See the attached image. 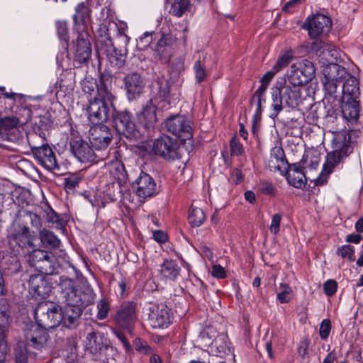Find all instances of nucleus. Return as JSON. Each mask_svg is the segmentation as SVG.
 I'll use <instances>...</instances> for the list:
<instances>
[{"label": "nucleus", "mask_w": 363, "mask_h": 363, "mask_svg": "<svg viewBox=\"0 0 363 363\" xmlns=\"http://www.w3.org/2000/svg\"><path fill=\"white\" fill-rule=\"evenodd\" d=\"M315 72V66L309 60H305L298 67L296 64H293L291 66V72L288 75V80L291 84L301 87L311 81Z\"/></svg>", "instance_id": "nucleus-19"}, {"label": "nucleus", "mask_w": 363, "mask_h": 363, "mask_svg": "<svg viewBox=\"0 0 363 363\" xmlns=\"http://www.w3.org/2000/svg\"><path fill=\"white\" fill-rule=\"evenodd\" d=\"M109 180L108 176H104L100 184L104 185L109 200L116 201L121 196L128 180V174L121 160L112 161L109 165Z\"/></svg>", "instance_id": "nucleus-5"}, {"label": "nucleus", "mask_w": 363, "mask_h": 363, "mask_svg": "<svg viewBox=\"0 0 363 363\" xmlns=\"http://www.w3.org/2000/svg\"><path fill=\"white\" fill-rule=\"evenodd\" d=\"M189 0H174L171 5L169 13L177 17L182 16L190 8Z\"/></svg>", "instance_id": "nucleus-46"}, {"label": "nucleus", "mask_w": 363, "mask_h": 363, "mask_svg": "<svg viewBox=\"0 0 363 363\" xmlns=\"http://www.w3.org/2000/svg\"><path fill=\"white\" fill-rule=\"evenodd\" d=\"M230 147L232 155L239 156L244 152V148L239 139L233 136L230 141Z\"/></svg>", "instance_id": "nucleus-57"}, {"label": "nucleus", "mask_w": 363, "mask_h": 363, "mask_svg": "<svg viewBox=\"0 0 363 363\" xmlns=\"http://www.w3.org/2000/svg\"><path fill=\"white\" fill-rule=\"evenodd\" d=\"M267 165L269 170L278 171L281 174H284V172L289 167V163L281 147L274 146L271 149Z\"/></svg>", "instance_id": "nucleus-27"}, {"label": "nucleus", "mask_w": 363, "mask_h": 363, "mask_svg": "<svg viewBox=\"0 0 363 363\" xmlns=\"http://www.w3.org/2000/svg\"><path fill=\"white\" fill-rule=\"evenodd\" d=\"M133 188L139 198L145 200L157 194V185L154 179L148 174L141 172L133 183Z\"/></svg>", "instance_id": "nucleus-21"}, {"label": "nucleus", "mask_w": 363, "mask_h": 363, "mask_svg": "<svg viewBox=\"0 0 363 363\" xmlns=\"http://www.w3.org/2000/svg\"><path fill=\"white\" fill-rule=\"evenodd\" d=\"M281 291L277 293V299L280 303H287L290 302L292 298L293 290L287 283H281L279 284Z\"/></svg>", "instance_id": "nucleus-48"}, {"label": "nucleus", "mask_w": 363, "mask_h": 363, "mask_svg": "<svg viewBox=\"0 0 363 363\" xmlns=\"http://www.w3.org/2000/svg\"><path fill=\"white\" fill-rule=\"evenodd\" d=\"M113 42L111 40L108 26L106 23L99 24L96 30V48L100 52L104 49H112Z\"/></svg>", "instance_id": "nucleus-36"}, {"label": "nucleus", "mask_w": 363, "mask_h": 363, "mask_svg": "<svg viewBox=\"0 0 363 363\" xmlns=\"http://www.w3.org/2000/svg\"><path fill=\"white\" fill-rule=\"evenodd\" d=\"M136 310L135 302H123L115 315L114 321L116 325L131 332L138 318Z\"/></svg>", "instance_id": "nucleus-14"}, {"label": "nucleus", "mask_w": 363, "mask_h": 363, "mask_svg": "<svg viewBox=\"0 0 363 363\" xmlns=\"http://www.w3.org/2000/svg\"><path fill=\"white\" fill-rule=\"evenodd\" d=\"M48 328L36 324L27 325L25 329V338L28 342L36 349L40 348L47 341Z\"/></svg>", "instance_id": "nucleus-25"}, {"label": "nucleus", "mask_w": 363, "mask_h": 363, "mask_svg": "<svg viewBox=\"0 0 363 363\" xmlns=\"http://www.w3.org/2000/svg\"><path fill=\"white\" fill-rule=\"evenodd\" d=\"M1 95L8 99L13 101V105L11 107L15 118L21 123L28 122L32 118V111L26 104L27 97L21 94L8 92L4 86L0 87Z\"/></svg>", "instance_id": "nucleus-11"}, {"label": "nucleus", "mask_w": 363, "mask_h": 363, "mask_svg": "<svg viewBox=\"0 0 363 363\" xmlns=\"http://www.w3.org/2000/svg\"><path fill=\"white\" fill-rule=\"evenodd\" d=\"M342 117L352 125L356 124L359 116V104L358 100H345L342 101Z\"/></svg>", "instance_id": "nucleus-33"}, {"label": "nucleus", "mask_w": 363, "mask_h": 363, "mask_svg": "<svg viewBox=\"0 0 363 363\" xmlns=\"http://www.w3.org/2000/svg\"><path fill=\"white\" fill-rule=\"evenodd\" d=\"M289 184L295 188H302L306 184L303 167L300 163L289 164V167L284 172Z\"/></svg>", "instance_id": "nucleus-30"}, {"label": "nucleus", "mask_w": 363, "mask_h": 363, "mask_svg": "<svg viewBox=\"0 0 363 363\" xmlns=\"http://www.w3.org/2000/svg\"><path fill=\"white\" fill-rule=\"evenodd\" d=\"M60 286L61 289V298L66 306L72 307L84 304L82 292L78 286H75L72 279L65 277H60Z\"/></svg>", "instance_id": "nucleus-16"}, {"label": "nucleus", "mask_w": 363, "mask_h": 363, "mask_svg": "<svg viewBox=\"0 0 363 363\" xmlns=\"http://www.w3.org/2000/svg\"><path fill=\"white\" fill-rule=\"evenodd\" d=\"M72 16L73 29L77 33L87 32V23L91 18V11L84 2L79 3L74 9Z\"/></svg>", "instance_id": "nucleus-28"}, {"label": "nucleus", "mask_w": 363, "mask_h": 363, "mask_svg": "<svg viewBox=\"0 0 363 363\" xmlns=\"http://www.w3.org/2000/svg\"><path fill=\"white\" fill-rule=\"evenodd\" d=\"M101 84L98 86L96 81L93 78H86L82 82V88L83 91L85 94H88L89 95H91L96 89L98 90Z\"/></svg>", "instance_id": "nucleus-54"}, {"label": "nucleus", "mask_w": 363, "mask_h": 363, "mask_svg": "<svg viewBox=\"0 0 363 363\" xmlns=\"http://www.w3.org/2000/svg\"><path fill=\"white\" fill-rule=\"evenodd\" d=\"M20 123L15 117H6L0 120V132L9 131L18 125Z\"/></svg>", "instance_id": "nucleus-53"}, {"label": "nucleus", "mask_w": 363, "mask_h": 363, "mask_svg": "<svg viewBox=\"0 0 363 363\" xmlns=\"http://www.w3.org/2000/svg\"><path fill=\"white\" fill-rule=\"evenodd\" d=\"M301 89L294 85L284 77L277 79L271 88L272 113L270 117L275 118L283 110L284 106L296 108L301 101Z\"/></svg>", "instance_id": "nucleus-3"}, {"label": "nucleus", "mask_w": 363, "mask_h": 363, "mask_svg": "<svg viewBox=\"0 0 363 363\" xmlns=\"http://www.w3.org/2000/svg\"><path fill=\"white\" fill-rule=\"evenodd\" d=\"M84 197L89 201L93 207L98 208H104L106 204L113 201L109 200L106 192V187L101 184V189L96 195H92L89 191L83 193Z\"/></svg>", "instance_id": "nucleus-38"}, {"label": "nucleus", "mask_w": 363, "mask_h": 363, "mask_svg": "<svg viewBox=\"0 0 363 363\" xmlns=\"http://www.w3.org/2000/svg\"><path fill=\"white\" fill-rule=\"evenodd\" d=\"M127 97L132 101L138 97L145 88V84L141 74L137 72L129 73L123 78Z\"/></svg>", "instance_id": "nucleus-24"}, {"label": "nucleus", "mask_w": 363, "mask_h": 363, "mask_svg": "<svg viewBox=\"0 0 363 363\" xmlns=\"http://www.w3.org/2000/svg\"><path fill=\"white\" fill-rule=\"evenodd\" d=\"M56 30L59 38L61 40L67 42L69 40V35L67 23L62 21H57L56 23Z\"/></svg>", "instance_id": "nucleus-58"}, {"label": "nucleus", "mask_w": 363, "mask_h": 363, "mask_svg": "<svg viewBox=\"0 0 363 363\" xmlns=\"http://www.w3.org/2000/svg\"><path fill=\"white\" fill-rule=\"evenodd\" d=\"M74 59L73 65L79 68L82 65H87L91 57V47L90 36L88 32L77 33L76 40L73 42Z\"/></svg>", "instance_id": "nucleus-12"}, {"label": "nucleus", "mask_w": 363, "mask_h": 363, "mask_svg": "<svg viewBox=\"0 0 363 363\" xmlns=\"http://www.w3.org/2000/svg\"><path fill=\"white\" fill-rule=\"evenodd\" d=\"M170 93V87L167 83H166L164 86L161 85L159 88V91L157 95L153 99L155 103H160L161 101L166 102L169 99Z\"/></svg>", "instance_id": "nucleus-55"}, {"label": "nucleus", "mask_w": 363, "mask_h": 363, "mask_svg": "<svg viewBox=\"0 0 363 363\" xmlns=\"http://www.w3.org/2000/svg\"><path fill=\"white\" fill-rule=\"evenodd\" d=\"M111 48L112 49H104V50L100 52L103 55H106L111 64H113L118 68L122 67L125 62L126 53H122L121 50L118 51L113 46V44Z\"/></svg>", "instance_id": "nucleus-41"}, {"label": "nucleus", "mask_w": 363, "mask_h": 363, "mask_svg": "<svg viewBox=\"0 0 363 363\" xmlns=\"http://www.w3.org/2000/svg\"><path fill=\"white\" fill-rule=\"evenodd\" d=\"M295 58L294 52L292 49H286L281 52L276 63L273 66L274 69L279 72L286 68Z\"/></svg>", "instance_id": "nucleus-42"}, {"label": "nucleus", "mask_w": 363, "mask_h": 363, "mask_svg": "<svg viewBox=\"0 0 363 363\" xmlns=\"http://www.w3.org/2000/svg\"><path fill=\"white\" fill-rule=\"evenodd\" d=\"M82 177L77 173L69 174L64 179L65 189L67 193L74 191L79 187V183L82 182Z\"/></svg>", "instance_id": "nucleus-47"}, {"label": "nucleus", "mask_w": 363, "mask_h": 363, "mask_svg": "<svg viewBox=\"0 0 363 363\" xmlns=\"http://www.w3.org/2000/svg\"><path fill=\"white\" fill-rule=\"evenodd\" d=\"M62 307L50 301L40 302L35 308L34 318L44 328L52 329L59 326L62 320Z\"/></svg>", "instance_id": "nucleus-6"}, {"label": "nucleus", "mask_w": 363, "mask_h": 363, "mask_svg": "<svg viewBox=\"0 0 363 363\" xmlns=\"http://www.w3.org/2000/svg\"><path fill=\"white\" fill-rule=\"evenodd\" d=\"M335 119H337V117L333 115L327 117L328 123L331 122L332 123L330 131L334 133L333 150L327 154L322 170V174L327 176L330 174L333 169L342 162L353 151V147L351 145L350 133L348 130H341L339 128L333 125V123Z\"/></svg>", "instance_id": "nucleus-1"}, {"label": "nucleus", "mask_w": 363, "mask_h": 363, "mask_svg": "<svg viewBox=\"0 0 363 363\" xmlns=\"http://www.w3.org/2000/svg\"><path fill=\"white\" fill-rule=\"evenodd\" d=\"M97 315L96 317L99 320L105 319L109 313L110 311V303L108 301L103 298L97 303Z\"/></svg>", "instance_id": "nucleus-50"}, {"label": "nucleus", "mask_w": 363, "mask_h": 363, "mask_svg": "<svg viewBox=\"0 0 363 363\" xmlns=\"http://www.w3.org/2000/svg\"><path fill=\"white\" fill-rule=\"evenodd\" d=\"M60 55H57L56 60L59 66L63 67L62 64L59 63ZM60 74L55 83L56 94L65 96L72 93L75 85V73L72 69H64Z\"/></svg>", "instance_id": "nucleus-22"}, {"label": "nucleus", "mask_w": 363, "mask_h": 363, "mask_svg": "<svg viewBox=\"0 0 363 363\" xmlns=\"http://www.w3.org/2000/svg\"><path fill=\"white\" fill-rule=\"evenodd\" d=\"M49 255V252L40 249H34L27 257V262L30 267H35L37 270L39 268L40 262Z\"/></svg>", "instance_id": "nucleus-45"}, {"label": "nucleus", "mask_w": 363, "mask_h": 363, "mask_svg": "<svg viewBox=\"0 0 363 363\" xmlns=\"http://www.w3.org/2000/svg\"><path fill=\"white\" fill-rule=\"evenodd\" d=\"M52 286L43 274H33L28 280L29 293L35 298H44L49 296Z\"/></svg>", "instance_id": "nucleus-26"}, {"label": "nucleus", "mask_w": 363, "mask_h": 363, "mask_svg": "<svg viewBox=\"0 0 363 363\" xmlns=\"http://www.w3.org/2000/svg\"><path fill=\"white\" fill-rule=\"evenodd\" d=\"M112 138L111 130L105 124L92 125L89 128V139L92 147L101 152H106L107 157H109L108 145Z\"/></svg>", "instance_id": "nucleus-13"}, {"label": "nucleus", "mask_w": 363, "mask_h": 363, "mask_svg": "<svg viewBox=\"0 0 363 363\" xmlns=\"http://www.w3.org/2000/svg\"><path fill=\"white\" fill-rule=\"evenodd\" d=\"M323 291L327 296H333L337 290V283L334 279H328L323 284Z\"/></svg>", "instance_id": "nucleus-59"}, {"label": "nucleus", "mask_w": 363, "mask_h": 363, "mask_svg": "<svg viewBox=\"0 0 363 363\" xmlns=\"http://www.w3.org/2000/svg\"><path fill=\"white\" fill-rule=\"evenodd\" d=\"M39 238L42 245L48 249H57L61 244L57 236L53 232L45 228L39 232Z\"/></svg>", "instance_id": "nucleus-40"}, {"label": "nucleus", "mask_w": 363, "mask_h": 363, "mask_svg": "<svg viewBox=\"0 0 363 363\" xmlns=\"http://www.w3.org/2000/svg\"><path fill=\"white\" fill-rule=\"evenodd\" d=\"M195 79L198 84L204 82L207 77L204 60H197L193 67Z\"/></svg>", "instance_id": "nucleus-49"}, {"label": "nucleus", "mask_w": 363, "mask_h": 363, "mask_svg": "<svg viewBox=\"0 0 363 363\" xmlns=\"http://www.w3.org/2000/svg\"><path fill=\"white\" fill-rule=\"evenodd\" d=\"M113 122L116 130L130 140L140 139L142 133L137 128L133 116L128 111H116L113 113Z\"/></svg>", "instance_id": "nucleus-9"}, {"label": "nucleus", "mask_w": 363, "mask_h": 363, "mask_svg": "<svg viewBox=\"0 0 363 363\" xmlns=\"http://www.w3.org/2000/svg\"><path fill=\"white\" fill-rule=\"evenodd\" d=\"M281 221V215L279 213H276L272 216V222L269 226L270 232L277 235L280 230V224Z\"/></svg>", "instance_id": "nucleus-61"}, {"label": "nucleus", "mask_w": 363, "mask_h": 363, "mask_svg": "<svg viewBox=\"0 0 363 363\" xmlns=\"http://www.w3.org/2000/svg\"><path fill=\"white\" fill-rule=\"evenodd\" d=\"M332 325H331V321L330 319H323L320 324V328H319V335L320 338L323 340H327L330 331H331Z\"/></svg>", "instance_id": "nucleus-56"}, {"label": "nucleus", "mask_w": 363, "mask_h": 363, "mask_svg": "<svg viewBox=\"0 0 363 363\" xmlns=\"http://www.w3.org/2000/svg\"><path fill=\"white\" fill-rule=\"evenodd\" d=\"M41 209L48 223L55 225L57 229L64 230L65 228L67 222L66 215L57 213L48 203L42 206Z\"/></svg>", "instance_id": "nucleus-35"}, {"label": "nucleus", "mask_w": 363, "mask_h": 363, "mask_svg": "<svg viewBox=\"0 0 363 363\" xmlns=\"http://www.w3.org/2000/svg\"><path fill=\"white\" fill-rule=\"evenodd\" d=\"M211 345L212 349H214L217 355L220 357L228 354L230 352L228 337L224 335H218Z\"/></svg>", "instance_id": "nucleus-43"}, {"label": "nucleus", "mask_w": 363, "mask_h": 363, "mask_svg": "<svg viewBox=\"0 0 363 363\" xmlns=\"http://www.w3.org/2000/svg\"><path fill=\"white\" fill-rule=\"evenodd\" d=\"M181 268L176 260L165 259L161 264L160 274L166 280L175 281L180 274Z\"/></svg>", "instance_id": "nucleus-37"}, {"label": "nucleus", "mask_w": 363, "mask_h": 363, "mask_svg": "<svg viewBox=\"0 0 363 363\" xmlns=\"http://www.w3.org/2000/svg\"><path fill=\"white\" fill-rule=\"evenodd\" d=\"M111 77L105 73L101 74V86L98 89V96L89 100L86 108L88 120L92 125L104 124L109 118V108L106 102L113 106L115 96L109 89Z\"/></svg>", "instance_id": "nucleus-2"}, {"label": "nucleus", "mask_w": 363, "mask_h": 363, "mask_svg": "<svg viewBox=\"0 0 363 363\" xmlns=\"http://www.w3.org/2000/svg\"><path fill=\"white\" fill-rule=\"evenodd\" d=\"M266 91L265 85L259 86L252 98V103L256 101V103L264 104L266 103Z\"/></svg>", "instance_id": "nucleus-60"}, {"label": "nucleus", "mask_w": 363, "mask_h": 363, "mask_svg": "<svg viewBox=\"0 0 363 363\" xmlns=\"http://www.w3.org/2000/svg\"><path fill=\"white\" fill-rule=\"evenodd\" d=\"M180 27L182 28V33L179 37L177 36V33H162L157 40L155 47L152 48V56L156 62L162 65L169 64L174 53L175 47L180 42H182L183 47L185 48L186 46L188 26L185 24L184 26H181Z\"/></svg>", "instance_id": "nucleus-4"}, {"label": "nucleus", "mask_w": 363, "mask_h": 363, "mask_svg": "<svg viewBox=\"0 0 363 363\" xmlns=\"http://www.w3.org/2000/svg\"><path fill=\"white\" fill-rule=\"evenodd\" d=\"M147 311L149 324L154 329L167 328L173 323V312L165 302H150Z\"/></svg>", "instance_id": "nucleus-7"}, {"label": "nucleus", "mask_w": 363, "mask_h": 363, "mask_svg": "<svg viewBox=\"0 0 363 363\" xmlns=\"http://www.w3.org/2000/svg\"><path fill=\"white\" fill-rule=\"evenodd\" d=\"M156 111V104L153 102V99H151L143 106L141 111L137 113L139 123L147 132L154 130L157 122Z\"/></svg>", "instance_id": "nucleus-23"}, {"label": "nucleus", "mask_w": 363, "mask_h": 363, "mask_svg": "<svg viewBox=\"0 0 363 363\" xmlns=\"http://www.w3.org/2000/svg\"><path fill=\"white\" fill-rule=\"evenodd\" d=\"M359 94L358 79L355 77L350 75L342 86V101L345 100H358Z\"/></svg>", "instance_id": "nucleus-34"}, {"label": "nucleus", "mask_w": 363, "mask_h": 363, "mask_svg": "<svg viewBox=\"0 0 363 363\" xmlns=\"http://www.w3.org/2000/svg\"><path fill=\"white\" fill-rule=\"evenodd\" d=\"M172 72L179 74L184 70V59L182 57H176L171 65Z\"/></svg>", "instance_id": "nucleus-64"}, {"label": "nucleus", "mask_w": 363, "mask_h": 363, "mask_svg": "<svg viewBox=\"0 0 363 363\" xmlns=\"http://www.w3.org/2000/svg\"><path fill=\"white\" fill-rule=\"evenodd\" d=\"M70 150L74 156L81 162L96 164L106 160V152H101L98 148L91 147L82 139L70 141Z\"/></svg>", "instance_id": "nucleus-8"}, {"label": "nucleus", "mask_w": 363, "mask_h": 363, "mask_svg": "<svg viewBox=\"0 0 363 363\" xmlns=\"http://www.w3.org/2000/svg\"><path fill=\"white\" fill-rule=\"evenodd\" d=\"M340 69L345 70L341 66L336 64L332 65L328 68L324 69V78L323 84L325 94L330 96H334L337 92V85L340 77H336L333 74V72H339Z\"/></svg>", "instance_id": "nucleus-29"}, {"label": "nucleus", "mask_w": 363, "mask_h": 363, "mask_svg": "<svg viewBox=\"0 0 363 363\" xmlns=\"http://www.w3.org/2000/svg\"><path fill=\"white\" fill-rule=\"evenodd\" d=\"M310 341L308 338L305 337L300 340L298 345V353L302 357L305 358L308 354V351L309 348Z\"/></svg>", "instance_id": "nucleus-63"}, {"label": "nucleus", "mask_w": 363, "mask_h": 363, "mask_svg": "<svg viewBox=\"0 0 363 363\" xmlns=\"http://www.w3.org/2000/svg\"><path fill=\"white\" fill-rule=\"evenodd\" d=\"M206 219V216L203 210L200 208L191 206L189 213V223L192 227H199Z\"/></svg>", "instance_id": "nucleus-44"}, {"label": "nucleus", "mask_w": 363, "mask_h": 363, "mask_svg": "<svg viewBox=\"0 0 363 363\" xmlns=\"http://www.w3.org/2000/svg\"><path fill=\"white\" fill-rule=\"evenodd\" d=\"M59 268V262L53 254L49 252V255L40 262L38 271L40 272L41 274L52 275L57 274Z\"/></svg>", "instance_id": "nucleus-39"}, {"label": "nucleus", "mask_w": 363, "mask_h": 363, "mask_svg": "<svg viewBox=\"0 0 363 363\" xmlns=\"http://www.w3.org/2000/svg\"><path fill=\"white\" fill-rule=\"evenodd\" d=\"M62 320L60 325L69 329L77 328L79 323V318L82 315L80 307L65 306L62 308Z\"/></svg>", "instance_id": "nucleus-32"}, {"label": "nucleus", "mask_w": 363, "mask_h": 363, "mask_svg": "<svg viewBox=\"0 0 363 363\" xmlns=\"http://www.w3.org/2000/svg\"><path fill=\"white\" fill-rule=\"evenodd\" d=\"M9 244L14 252L20 253V250L33 247L34 236L31 235L30 228L23 226L19 230H14L7 237Z\"/></svg>", "instance_id": "nucleus-20"}, {"label": "nucleus", "mask_w": 363, "mask_h": 363, "mask_svg": "<svg viewBox=\"0 0 363 363\" xmlns=\"http://www.w3.org/2000/svg\"><path fill=\"white\" fill-rule=\"evenodd\" d=\"M84 345L87 350L96 356L108 349V345L104 342L103 335L94 330L87 333Z\"/></svg>", "instance_id": "nucleus-31"}, {"label": "nucleus", "mask_w": 363, "mask_h": 363, "mask_svg": "<svg viewBox=\"0 0 363 363\" xmlns=\"http://www.w3.org/2000/svg\"><path fill=\"white\" fill-rule=\"evenodd\" d=\"M133 346L137 352L143 354L147 355L152 353V347L140 337H136L133 340Z\"/></svg>", "instance_id": "nucleus-51"}, {"label": "nucleus", "mask_w": 363, "mask_h": 363, "mask_svg": "<svg viewBox=\"0 0 363 363\" xmlns=\"http://www.w3.org/2000/svg\"><path fill=\"white\" fill-rule=\"evenodd\" d=\"M31 152L38 164L48 171L52 172L60 170L56 155L52 148L48 144H43L40 146H31Z\"/></svg>", "instance_id": "nucleus-17"}, {"label": "nucleus", "mask_w": 363, "mask_h": 363, "mask_svg": "<svg viewBox=\"0 0 363 363\" xmlns=\"http://www.w3.org/2000/svg\"><path fill=\"white\" fill-rule=\"evenodd\" d=\"M30 220V225L36 230H42L43 223L40 216L37 213L29 211L27 213Z\"/></svg>", "instance_id": "nucleus-62"}, {"label": "nucleus", "mask_w": 363, "mask_h": 363, "mask_svg": "<svg viewBox=\"0 0 363 363\" xmlns=\"http://www.w3.org/2000/svg\"><path fill=\"white\" fill-rule=\"evenodd\" d=\"M167 131L179 138L182 141L191 139L192 128L190 121L184 116L176 115L167 118L164 122Z\"/></svg>", "instance_id": "nucleus-15"}, {"label": "nucleus", "mask_w": 363, "mask_h": 363, "mask_svg": "<svg viewBox=\"0 0 363 363\" xmlns=\"http://www.w3.org/2000/svg\"><path fill=\"white\" fill-rule=\"evenodd\" d=\"M337 255L343 259H348L350 261H354L355 259L354 247L350 245H342L337 248Z\"/></svg>", "instance_id": "nucleus-52"}, {"label": "nucleus", "mask_w": 363, "mask_h": 363, "mask_svg": "<svg viewBox=\"0 0 363 363\" xmlns=\"http://www.w3.org/2000/svg\"><path fill=\"white\" fill-rule=\"evenodd\" d=\"M332 26L331 19L323 14H315L308 16L303 25L308 35L312 39L318 38L320 35L330 31Z\"/></svg>", "instance_id": "nucleus-18"}, {"label": "nucleus", "mask_w": 363, "mask_h": 363, "mask_svg": "<svg viewBox=\"0 0 363 363\" xmlns=\"http://www.w3.org/2000/svg\"><path fill=\"white\" fill-rule=\"evenodd\" d=\"M152 150L167 161H174L182 157L178 142L167 135H162L152 143Z\"/></svg>", "instance_id": "nucleus-10"}]
</instances>
